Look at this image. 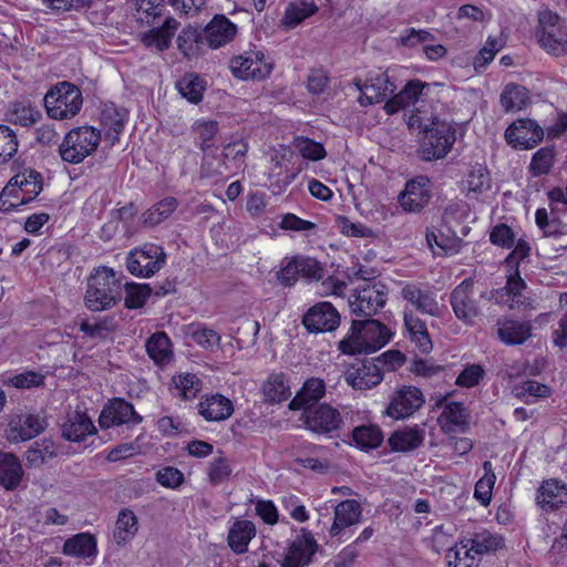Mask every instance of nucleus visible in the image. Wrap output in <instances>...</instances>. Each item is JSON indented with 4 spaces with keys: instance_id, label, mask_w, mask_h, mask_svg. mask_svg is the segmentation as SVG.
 <instances>
[{
    "instance_id": "f257e3e1",
    "label": "nucleus",
    "mask_w": 567,
    "mask_h": 567,
    "mask_svg": "<svg viewBox=\"0 0 567 567\" xmlns=\"http://www.w3.org/2000/svg\"><path fill=\"white\" fill-rule=\"evenodd\" d=\"M391 337V330L378 320H353L349 332L339 342L338 348L349 355L372 353L384 347Z\"/></svg>"
},
{
    "instance_id": "f03ea898",
    "label": "nucleus",
    "mask_w": 567,
    "mask_h": 567,
    "mask_svg": "<svg viewBox=\"0 0 567 567\" xmlns=\"http://www.w3.org/2000/svg\"><path fill=\"white\" fill-rule=\"evenodd\" d=\"M42 190V176L29 169L14 175L0 193V210L12 212L30 203Z\"/></svg>"
},
{
    "instance_id": "7ed1b4c3",
    "label": "nucleus",
    "mask_w": 567,
    "mask_h": 567,
    "mask_svg": "<svg viewBox=\"0 0 567 567\" xmlns=\"http://www.w3.org/2000/svg\"><path fill=\"white\" fill-rule=\"evenodd\" d=\"M121 299L120 281L113 269L101 267L89 278L85 305L92 311L111 308Z\"/></svg>"
},
{
    "instance_id": "20e7f679",
    "label": "nucleus",
    "mask_w": 567,
    "mask_h": 567,
    "mask_svg": "<svg viewBox=\"0 0 567 567\" xmlns=\"http://www.w3.org/2000/svg\"><path fill=\"white\" fill-rule=\"evenodd\" d=\"M456 140L455 127L437 118H432L430 124L423 127V134L420 135L419 152L424 161H434L444 158Z\"/></svg>"
},
{
    "instance_id": "39448f33",
    "label": "nucleus",
    "mask_w": 567,
    "mask_h": 567,
    "mask_svg": "<svg viewBox=\"0 0 567 567\" xmlns=\"http://www.w3.org/2000/svg\"><path fill=\"white\" fill-rule=\"evenodd\" d=\"M535 38L548 54L561 56L567 53V25L557 13L550 10L538 12Z\"/></svg>"
},
{
    "instance_id": "423d86ee",
    "label": "nucleus",
    "mask_w": 567,
    "mask_h": 567,
    "mask_svg": "<svg viewBox=\"0 0 567 567\" xmlns=\"http://www.w3.org/2000/svg\"><path fill=\"white\" fill-rule=\"evenodd\" d=\"M101 141V131L92 126L72 128L59 145L64 162L79 164L96 151Z\"/></svg>"
},
{
    "instance_id": "0eeeda50",
    "label": "nucleus",
    "mask_w": 567,
    "mask_h": 567,
    "mask_svg": "<svg viewBox=\"0 0 567 567\" xmlns=\"http://www.w3.org/2000/svg\"><path fill=\"white\" fill-rule=\"evenodd\" d=\"M83 104L81 90L70 83L60 82L44 96V106L51 118L65 120L75 116Z\"/></svg>"
},
{
    "instance_id": "6e6552de",
    "label": "nucleus",
    "mask_w": 567,
    "mask_h": 567,
    "mask_svg": "<svg viewBox=\"0 0 567 567\" xmlns=\"http://www.w3.org/2000/svg\"><path fill=\"white\" fill-rule=\"evenodd\" d=\"M166 261L163 247L145 244L132 250L126 258L127 270L137 277H151L159 271Z\"/></svg>"
},
{
    "instance_id": "1a4fd4ad",
    "label": "nucleus",
    "mask_w": 567,
    "mask_h": 567,
    "mask_svg": "<svg viewBox=\"0 0 567 567\" xmlns=\"http://www.w3.org/2000/svg\"><path fill=\"white\" fill-rule=\"evenodd\" d=\"M388 299L385 285L381 282H365L355 289L349 298V307L358 317H371L383 308Z\"/></svg>"
},
{
    "instance_id": "9d476101",
    "label": "nucleus",
    "mask_w": 567,
    "mask_h": 567,
    "mask_svg": "<svg viewBox=\"0 0 567 567\" xmlns=\"http://www.w3.org/2000/svg\"><path fill=\"white\" fill-rule=\"evenodd\" d=\"M296 535L288 540L282 567H306L319 549L313 534L307 528L293 529Z\"/></svg>"
},
{
    "instance_id": "9b49d317",
    "label": "nucleus",
    "mask_w": 567,
    "mask_h": 567,
    "mask_svg": "<svg viewBox=\"0 0 567 567\" xmlns=\"http://www.w3.org/2000/svg\"><path fill=\"white\" fill-rule=\"evenodd\" d=\"M450 303L455 317L466 326H472L481 315L480 300L474 291L472 278L464 279L450 295Z\"/></svg>"
},
{
    "instance_id": "f8f14e48",
    "label": "nucleus",
    "mask_w": 567,
    "mask_h": 567,
    "mask_svg": "<svg viewBox=\"0 0 567 567\" xmlns=\"http://www.w3.org/2000/svg\"><path fill=\"white\" fill-rule=\"evenodd\" d=\"M424 403V395L419 388L402 385L391 395L384 413L391 419L404 420L412 416Z\"/></svg>"
},
{
    "instance_id": "ddd939ff",
    "label": "nucleus",
    "mask_w": 567,
    "mask_h": 567,
    "mask_svg": "<svg viewBox=\"0 0 567 567\" xmlns=\"http://www.w3.org/2000/svg\"><path fill=\"white\" fill-rule=\"evenodd\" d=\"M306 429L317 434H331L341 429L343 419L337 408L321 403L302 413Z\"/></svg>"
},
{
    "instance_id": "4468645a",
    "label": "nucleus",
    "mask_w": 567,
    "mask_h": 567,
    "mask_svg": "<svg viewBox=\"0 0 567 567\" xmlns=\"http://www.w3.org/2000/svg\"><path fill=\"white\" fill-rule=\"evenodd\" d=\"M543 138V128L530 118H519L513 122L505 131V140L514 148H533Z\"/></svg>"
},
{
    "instance_id": "2eb2a0df",
    "label": "nucleus",
    "mask_w": 567,
    "mask_h": 567,
    "mask_svg": "<svg viewBox=\"0 0 567 567\" xmlns=\"http://www.w3.org/2000/svg\"><path fill=\"white\" fill-rule=\"evenodd\" d=\"M354 83L361 92L359 97L361 105L379 103L396 89L386 73L379 72H370L363 83L359 79H355Z\"/></svg>"
},
{
    "instance_id": "dca6fc26",
    "label": "nucleus",
    "mask_w": 567,
    "mask_h": 567,
    "mask_svg": "<svg viewBox=\"0 0 567 567\" xmlns=\"http://www.w3.org/2000/svg\"><path fill=\"white\" fill-rule=\"evenodd\" d=\"M142 420V416L135 412L132 403L124 399L115 398L110 400L103 408L99 417V424L102 429H109L123 424H140Z\"/></svg>"
},
{
    "instance_id": "f3484780",
    "label": "nucleus",
    "mask_w": 567,
    "mask_h": 567,
    "mask_svg": "<svg viewBox=\"0 0 567 567\" xmlns=\"http://www.w3.org/2000/svg\"><path fill=\"white\" fill-rule=\"evenodd\" d=\"M402 298L416 311L431 317L440 316V306L434 291L421 284L409 282L401 289Z\"/></svg>"
},
{
    "instance_id": "a211bd4d",
    "label": "nucleus",
    "mask_w": 567,
    "mask_h": 567,
    "mask_svg": "<svg viewBox=\"0 0 567 567\" xmlns=\"http://www.w3.org/2000/svg\"><path fill=\"white\" fill-rule=\"evenodd\" d=\"M302 323L310 332L333 331L340 324V315L330 302L321 301L306 312Z\"/></svg>"
},
{
    "instance_id": "6ab92c4d",
    "label": "nucleus",
    "mask_w": 567,
    "mask_h": 567,
    "mask_svg": "<svg viewBox=\"0 0 567 567\" xmlns=\"http://www.w3.org/2000/svg\"><path fill=\"white\" fill-rule=\"evenodd\" d=\"M45 427L44 421L35 414L20 412L11 414L7 429L9 441L18 443L40 434Z\"/></svg>"
},
{
    "instance_id": "aec40b11",
    "label": "nucleus",
    "mask_w": 567,
    "mask_h": 567,
    "mask_svg": "<svg viewBox=\"0 0 567 567\" xmlns=\"http://www.w3.org/2000/svg\"><path fill=\"white\" fill-rule=\"evenodd\" d=\"M430 198V179L426 176H417L405 184L398 199L404 212L419 213L429 204Z\"/></svg>"
},
{
    "instance_id": "412c9836",
    "label": "nucleus",
    "mask_w": 567,
    "mask_h": 567,
    "mask_svg": "<svg viewBox=\"0 0 567 567\" xmlns=\"http://www.w3.org/2000/svg\"><path fill=\"white\" fill-rule=\"evenodd\" d=\"M230 69L236 78L262 80L270 74L272 64L264 60L261 52H251L246 56L231 59Z\"/></svg>"
},
{
    "instance_id": "4be33fe9",
    "label": "nucleus",
    "mask_w": 567,
    "mask_h": 567,
    "mask_svg": "<svg viewBox=\"0 0 567 567\" xmlns=\"http://www.w3.org/2000/svg\"><path fill=\"white\" fill-rule=\"evenodd\" d=\"M181 23L173 17H167L163 24L152 28L141 34L142 44L152 51L163 52L169 49L172 40L178 30Z\"/></svg>"
},
{
    "instance_id": "5701e85b",
    "label": "nucleus",
    "mask_w": 567,
    "mask_h": 567,
    "mask_svg": "<svg viewBox=\"0 0 567 567\" xmlns=\"http://www.w3.org/2000/svg\"><path fill=\"white\" fill-rule=\"evenodd\" d=\"M536 503L545 512L567 505V484L555 478L544 481L537 489Z\"/></svg>"
},
{
    "instance_id": "b1692460",
    "label": "nucleus",
    "mask_w": 567,
    "mask_h": 567,
    "mask_svg": "<svg viewBox=\"0 0 567 567\" xmlns=\"http://www.w3.org/2000/svg\"><path fill=\"white\" fill-rule=\"evenodd\" d=\"M326 383L320 378H309L305 381L301 389L296 393L289 403L292 411L302 410L303 412L319 405V401L326 394Z\"/></svg>"
},
{
    "instance_id": "393cba45",
    "label": "nucleus",
    "mask_w": 567,
    "mask_h": 567,
    "mask_svg": "<svg viewBox=\"0 0 567 567\" xmlns=\"http://www.w3.org/2000/svg\"><path fill=\"white\" fill-rule=\"evenodd\" d=\"M237 33V27L224 14H216L204 29V40L212 49L229 43Z\"/></svg>"
},
{
    "instance_id": "a878e982",
    "label": "nucleus",
    "mask_w": 567,
    "mask_h": 567,
    "mask_svg": "<svg viewBox=\"0 0 567 567\" xmlns=\"http://www.w3.org/2000/svg\"><path fill=\"white\" fill-rule=\"evenodd\" d=\"M333 523L329 529L331 537L339 536L346 528L357 525L362 515V507L355 499L341 501L334 506Z\"/></svg>"
},
{
    "instance_id": "bb28decb",
    "label": "nucleus",
    "mask_w": 567,
    "mask_h": 567,
    "mask_svg": "<svg viewBox=\"0 0 567 567\" xmlns=\"http://www.w3.org/2000/svg\"><path fill=\"white\" fill-rule=\"evenodd\" d=\"M127 116L128 114L125 109H118L114 104L104 105L100 121L105 140L110 141L111 146H114L120 141V136L127 122Z\"/></svg>"
},
{
    "instance_id": "cd10ccee",
    "label": "nucleus",
    "mask_w": 567,
    "mask_h": 567,
    "mask_svg": "<svg viewBox=\"0 0 567 567\" xmlns=\"http://www.w3.org/2000/svg\"><path fill=\"white\" fill-rule=\"evenodd\" d=\"M198 413L209 422L225 421L234 413V404L228 398L215 393L202 399L198 404Z\"/></svg>"
},
{
    "instance_id": "c85d7f7f",
    "label": "nucleus",
    "mask_w": 567,
    "mask_h": 567,
    "mask_svg": "<svg viewBox=\"0 0 567 567\" xmlns=\"http://www.w3.org/2000/svg\"><path fill=\"white\" fill-rule=\"evenodd\" d=\"M96 429L86 413L73 411L66 415L62 424V436L72 442H81L86 436L94 434Z\"/></svg>"
},
{
    "instance_id": "c756f323",
    "label": "nucleus",
    "mask_w": 567,
    "mask_h": 567,
    "mask_svg": "<svg viewBox=\"0 0 567 567\" xmlns=\"http://www.w3.org/2000/svg\"><path fill=\"white\" fill-rule=\"evenodd\" d=\"M497 336L507 346L523 344L532 336V324L529 321L498 319Z\"/></svg>"
},
{
    "instance_id": "7c9ffc66",
    "label": "nucleus",
    "mask_w": 567,
    "mask_h": 567,
    "mask_svg": "<svg viewBox=\"0 0 567 567\" xmlns=\"http://www.w3.org/2000/svg\"><path fill=\"white\" fill-rule=\"evenodd\" d=\"M256 536V526L248 519H236L229 527L227 544L237 555L248 551L250 540Z\"/></svg>"
},
{
    "instance_id": "2f4dec72",
    "label": "nucleus",
    "mask_w": 567,
    "mask_h": 567,
    "mask_svg": "<svg viewBox=\"0 0 567 567\" xmlns=\"http://www.w3.org/2000/svg\"><path fill=\"white\" fill-rule=\"evenodd\" d=\"M404 326L409 332L411 342L415 344L420 352L429 353L432 351L433 343L426 323L413 311H404Z\"/></svg>"
},
{
    "instance_id": "473e14b6",
    "label": "nucleus",
    "mask_w": 567,
    "mask_h": 567,
    "mask_svg": "<svg viewBox=\"0 0 567 567\" xmlns=\"http://www.w3.org/2000/svg\"><path fill=\"white\" fill-rule=\"evenodd\" d=\"M436 406L443 408V411L439 417V422L445 433H452L464 429L467 422L465 410L462 403L446 402V399L442 398L436 403Z\"/></svg>"
},
{
    "instance_id": "72a5a7b5",
    "label": "nucleus",
    "mask_w": 567,
    "mask_h": 567,
    "mask_svg": "<svg viewBox=\"0 0 567 567\" xmlns=\"http://www.w3.org/2000/svg\"><path fill=\"white\" fill-rule=\"evenodd\" d=\"M424 441V431L416 425L394 431L388 439L393 452L408 453L419 449Z\"/></svg>"
},
{
    "instance_id": "f704fd0d",
    "label": "nucleus",
    "mask_w": 567,
    "mask_h": 567,
    "mask_svg": "<svg viewBox=\"0 0 567 567\" xmlns=\"http://www.w3.org/2000/svg\"><path fill=\"white\" fill-rule=\"evenodd\" d=\"M346 379L353 389L365 390L380 384L383 374L378 364L363 362L361 367L349 372Z\"/></svg>"
},
{
    "instance_id": "c9c22d12",
    "label": "nucleus",
    "mask_w": 567,
    "mask_h": 567,
    "mask_svg": "<svg viewBox=\"0 0 567 567\" xmlns=\"http://www.w3.org/2000/svg\"><path fill=\"white\" fill-rule=\"evenodd\" d=\"M24 475L19 458L12 453L0 452V483L8 489H16Z\"/></svg>"
},
{
    "instance_id": "e433bc0d",
    "label": "nucleus",
    "mask_w": 567,
    "mask_h": 567,
    "mask_svg": "<svg viewBox=\"0 0 567 567\" xmlns=\"http://www.w3.org/2000/svg\"><path fill=\"white\" fill-rule=\"evenodd\" d=\"M148 357L158 367H165L173 360L172 342L163 331L153 333L145 343Z\"/></svg>"
},
{
    "instance_id": "4c0bfd02",
    "label": "nucleus",
    "mask_w": 567,
    "mask_h": 567,
    "mask_svg": "<svg viewBox=\"0 0 567 567\" xmlns=\"http://www.w3.org/2000/svg\"><path fill=\"white\" fill-rule=\"evenodd\" d=\"M425 86H427V84L420 80L409 81L396 95L386 101L384 104L385 112L388 114H394L398 111L414 104L419 100V96Z\"/></svg>"
},
{
    "instance_id": "58836bf2",
    "label": "nucleus",
    "mask_w": 567,
    "mask_h": 567,
    "mask_svg": "<svg viewBox=\"0 0 567 567\" xmlns=\"http://www.w3.org/2000/svg\"><path fill=\"white\" fill-rule=\"evenodd\" d=\"M138 530V519L133 511L123 508L118 512L113 532V538L117 545L131 542Z\"/></svg>"
},
{
    "instance_id": "ea45409f",
    "label": "nucleus",
    "mask_w": 567,
    "mask_h": 567,
    "mask_svg": "<svg viewBox=\"0 0 567 567\" xmlns=\"http://www.w3.org/2000/svg\"><path fill=\"white\" fill-rule=\"evenodd\" d=\"M445 560L450 567H477V558L464 537L446 551Z\"/></svg>"
},
{
    "instance_id": "a19ab883",
    "label": "nucleus",
    "mask_w": 567,
    "mask_h": 567,
    "mask_svg": "<svg viewBox=\"0 0 567 567\" xmlns=\"http://www.w3.org/2000/svg\"><path fill=\"white\" fill-rule=\"evenodd\" d=\"M265 400L269 403L286 401L291 392L288 380L284 373L271 374L262 386Z\"/></svg>"
},
{
    "instance_id": "79ce46f5",
    "label": "nucleus",
    "mask_w": 567,
    "mask_h": 567,
    "mask_svg": "<svg viewBox=\"0 0 567 567\" xmlns=\"http://www.w3.org/2000/svg\"><path fill=\"white\" fill-rule=\"evenodd\" d=\"M178 202L175 197H165L142 215L143 224L148 227L159 225L176 210Z\"/></svg>"
},
{
    "instance_id": "37998d69",
    "label": "nucleus",
    "mask_w": 567,
    "mask_h": 567,
    "mask_svg": "<svg viewBox=\"0 0 567 567\" xmlns=\"http://www.w3.org/2000/svg\"><path fill=\"white\" fill-rule=\"evenodd\" d=\"M63 553L68 556H93L96 553L95 538L90 534L80 533L65 540Z\"/></svg>"
},
{
    "instance_id": "c03bdc74",
    "label": "nucleus",
    "mask_w": 567,
    "mask_h": 567,
    "mask_svg": "<svg viewBox=\"0 0 567 567\" xmlns=\"http://www.w3.org/2000/svg\"><path fill=\"white\" fill-rule=\"evenodd\" d=\"M464 538L467 539L468 546L472 547L477 558L482 555L496 551L502 547V538L486 529L474 533L470 537Z\"/></svg>"
},
{
    "instance_id": "a18cd8bd",
    "label": "nucleus",
    "mask_w": 567,
    "mask_h": 567,
    "mask_svg": "<svg viewBox=\"0 0 567 567\" xmlns=\"http://www.w3.org/2000/svg\"><path fill=\"white\" fill-rule=\"evenodd\" d=\"M528 99V91L524 86L509 83L501 94V104L506 112H515L525 107Z\"/></svg>"
},
{
    "instance_id": "49530a36",
    "label": "nucleus",
    "mask_w": 567,
    "mask_h": 567,
    "mask_svg": "<svg viewBox=\"0 0 567 567\" xmlns=\"http://www.w3.org/2000/svg\"><path fill=\"white\" fill-rule=\"evenodd\" d=\"M204 41V35L197 28L187 25L177 35V49L182 54L187 58H193L198 54L199 44Z\"/></svg>"
},
{
    "instance_id": "de8ad7c7",
    "label": "nucleus",
    "mask_w": 567,
    "mask_h": 567,
    "mask_svg": "<svg viewBox=\"0 0 567 567\" xmlns=\"http://www.w3.org/2000/svg\"><path fill=\"white\" fill-rule=\"evenodd\" d=\"M317 11L318 7L313 1L289 3L286 8L282 23L289 28H293L301 23L305 19L315 14Z\"/></svg>"
},
{
    "instance_id": "09e8293b",
    "label": "nucleus",
    "mask_w": 567,
    "mask_h": 567,
    "mask_svg": "<svg viewBox=\"0 0 567 567\" xmlns=\"http://www.w3.org/2000/svg\"><path fill=\"white\" fill-rule=\"evenodd\" d=\"M352 437L361 449H375L381 445L383 434L378 425H361L353 430Z\"/></svg>"
},
{
    "instance_id": "8fccbe9b",
    "label": "nucleus",
    "mask_w": 567,
    "mask_h": 567,
    "mask_svg": "<svg viewBox=\"0 0 567 567\" xmlns=\"http://www.w3.org/2000/svg\"><path fill=\"white\" fill-rule=\"evenodd\" d=\"M178 92L192 103H198L203 99L204 84L202 79L193 73L185 74L176 83Z\"/></svg>"
},
{
    "instance_id": "3c124183",
    "label": "nucleus",
    "mask_w": 567,
    "mask_h": 567,
    "mask_svg": "<svg viewBox=\"0 0 567 567\" xmlns=\"http://www.w3.org/2000/svg\"><path fill=\"white\" fill-rule=\"evenodd\" d=\"M484 476L475 484L474 496L482 505H488L492 498V489L496 481L493 466L489 461L483 463Z\"/></svg>"
},
{
    "instance_id": "603ef678",
    "label": "nucleus",
    "mask_w": 567,
    "mask_h": 567,
    "mask_svg": "<svg viewBox=\"0 0 567 567\" xmlns=\"http://www.w3.org/2000/svg\"><path fill=\"white\" fill-rule=\"evenodd\" d=\"M467 194L478 195L491 186L489 173L483 165L474 166L465 179Z\"/></svg>"
},
{
    "instance_id": "864d4df0",
    "label": "nucleus",
    "mask_w": 567,
    "mask_h": 567,
    "mask_svg": "<svg viewBox=\"0 0 567 567\" xmlns=\"http://www.w3.org/2000/svg\"><path fill=\"white\" fill-rule=\"evenodd\" d=\"M135 7L138 20L152 24L164 14L166 3L165 0H135Z\"/></svg>"
},
{
    "instance_id": "5fc2aeb1",
    "label": "nucleus",
    "mask_w": 567,
    "mask_h": 567,
    "mask_svg": "<svg viewBox=\"0 0 567 567\" xmlns=\"http://www.w3.org/2000/svg\"><path fill=\"white\" fill-rule=\"evenodd\" d=\"M555 162V148L546 146L539 148L532 158L529 171L534 176L546 175L550 172Z\"/></svg>"
},
{
    "instance_id": "6e6d98bb",
    "label": "nucleus",
    "mask_w": 567,
    "mask_h": 567,
    "mask_svg": "<svg viewBox=\"0 0 567 567\" xmlns=\"http://www.w3.org/2000/svg\"><path fill=\"white\" fill-rule=\"evenodd\" d=\"M295 264L298 277L307 281H319L323 278L324 270L316 259L306 256H295Z\"/></svg>"
},
{
    "instance_id": "4d7b16f0",
    "label": "nucleus",
    "mask_w": 567,
    "mask_h": 567,
    "mask_svg": "<svg viewBox=\"0 0 567 567\" xmlns=\"http://www.w3.org/2000/svg\"><path fill=\"white\" fill-rule=\"evenodd\" d=\"M53 444L48 442H34L25 452V461L30 466H40L48 458L54 456Z\"/></svg>"
},
{
    "instance_id": "13d9d810",
    "label": "nucleus",
    "mask_w": 567,
    "mask_h": 567,
    "mask_svg": "<svg viewBox=\"0 0 567 567\" xmlns=\"http://www.w3.org/2000/svg\"><path fill=\"white\" fill-rule=\"evenodd\" d=\"M231 472L229 461L226 457H215L207 468L208 481L212 485H219L230 477Z\"/></svg>"
},
{
    "instance_id": "bf43d9fd",
    "label": "nucleus",
    "mask_w": 567,
    "mask_h": 567,
    "mask_svg": "<svg viewBox=\"0 0 567 567\" xmlns=\"http://www.w3.org/2000/svg\"><path fill=\"white\" fill-rule=\"evenodd\" d=\"M18 151L16 133L7 125H0V164L10 161Z\"/></svg>"
},
{
    "instance_id": "052dcab7",
    "label": "nucleus",
    "mask_w": 567,
    "mask_h": 567,
    "mask_svg": "<svg viewBox=\"0 0 567 567\" xmlns=\"http://www.w3.org/2000/svg\"><path fill=\"white\" fill-rule=\"evenodd\" d=\"M125 306L130 309H137L144 306L151 295L148 285L126 284Z\"/></svg>"
},
{
    "instance_id": "680f3d73",
    "label": "nucleus",
    "mask_w": 567,
    "mask_h": 567,
    "mask_svg": "<svg viewBox=\"0 0 567 567\" xmlns=\"http://www.w3.org/2000/svg\"><path fill=\"white\" fill-rule=\"evenodd\" d=\"M504 42L499 38L488 37L485 45L480 50L474 61L475 69L486 66L493 61L496 53L502 50Z\"/></svg>"
},
{
    "instance_id": "e2e57ef3",
    "label": "nucleus",
    "mask_w": 567,
    "mask_h": 567,
    "mask_svg": "<svg viewBox=\"0 0 567 567\" xmlns=\"http://www.w3.org/2000/svg\"><path fill=\"white\" fill-rule=\"evenodd\" d=\"M7 383L17 389L38 388L44 383V375L35 371H24L10 377Z\"/></svg>"
},
{
    "instance_id": "0e129e2a",
    "label": "nucleus",
    "mask_w": 567,
    "mask_h": 567,
    "mask_svg": "<svg viewBox=\"0 0 567 567\" xmlns=\"http://www.w3.org/2000/svg\"><path fill=\"white\" fill-rule=\"evenodd\" d=\"M489 240L496 246L511 248L514 245L515 236L508 225L497 224L489 234Z\"/></svg>"
},
{
    "instance_id": "69168bd1",
    "label": "nucleus",
    "mask_w": 567,
    "mask_h": 567,
    "mask_svg": "<svg viewBox=\"0 0 567 567\" xmlns=\"http://www.w3.org/2000/svg\"><path fill=\"white\" fill-rule=\"evenodd\" d=\"M297 147L302 157L311 161L322 159L327 154L322 144L315 142L310 138L299 140L297 143Z\"/></svg>"
},
{
    "instance_id": "338daca9",
    "label": "nucleus",
    "mask_w": 567,
    "mask_h": 567,
    "mask_svg": "<svg viewBox=\"0 0 567 567\" xmlns=\"http://www.w3.org/2000/svg\"><path fill=\"white\" fill-rule=\"evenodd\" d=\"M175 383L185 400L195 398L199 391L200 381L195 374L178 375Z\"/></svg>"
},
{
    "instance_id": "774afa93",
    "label": "nucleus",
    "mask_w": 567,
    "mask_h": 567,
    "mask_svg": "<svg viewBox=\"0 0 567 567\" xmlns=\"http://www.w3.org/2000/svg\"><path fill=\"white\" fill-rule=\"evenodd\" d=\"M156 481L164 487L176 488L184 482V474L176 467L167 466L157 471Z\"/></svg>"
}]
</instances>
